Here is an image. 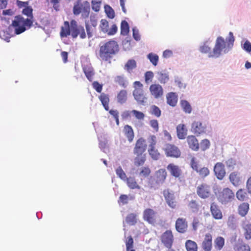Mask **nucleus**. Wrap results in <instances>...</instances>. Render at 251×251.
<instances>
[{"instance_id":"obj_25","label":"nucleus","mask_w":251,"mask_h":251,"mask_svg":"<svg viewBox=\"0 0 251 251\" xmlns=\"http://www.w3.org/2000/svg\"><path fill=\"white\" fill-rule=\"evenodd\" d=\"M177 136L179 139H184L187 133V129L184 124H179L176 126Z\"/></svg>"},{"instance_id":"obj_26","label":"nucleus","mask_w":251,"mask_h":251,"mask_svg":"<svg viewBox=\"0 0 251 251\" xmlns=\"http://www.w3.org/2000/svg\"><path fill=\"white\" fill-rule=\"evenodd\" d=\"M23 5L25 6V8L23 9L22 13L24 15L27 16V18L26 19H31L33 23V16L32 14L33 9L31 7L27 6L28 2H21Z\"/></svg>"},{"instance_id":"obj_23","label":"nucleus","mask_w":251,"mask_h":251,"mask_svg":"<svg viewBox=\"0 0 251 251\" xmlns=\"http://www.w3.org/2000/svg\"><path fill=\"white\" fill-rule=\"evenodd\" d=\"M123 133L129 143L133 141L134 138V132L132 127L128 125L124 126Z\"/></svg>"},{"instance_id":"obj_53","label":"nucleus","mask_w":251,"mask_h":251,"mask_svg":"<svg viewBox=\"0 0 251 251\" xmlns=\"http://www.w3.org/2000/svg\"><path fill=\"white\" fill-rule=\"evenodd\" d=\"M197 172L199 173L201 177L203 178L208 176L210 173L209 170L207 167H202L199 169Z\"/></svg>"},{"instance_id":"obj_44","label":"nucleus","mask_w":251,"mask_h":251,"mask_svg":"<svg viewBox=\"0 0 251 251\" xmlns=\"http://www.w3.org/2000/svg\"><path fill=\"white\" fill-rule=\"evenodd\" d=\"M157 75H158V79L161 83L165 84L168 81L169 77L167 73L160 72H158Z\"/></svg>"},{"instance_id":"obj_47","label":"nucleus","mask_w":251,"mask_h":251,"mask_svg":"<svg viewBox=\"0 0 251 251\" xmlns=\"http://www.w3.org/2000/svg\"><path fill=\"white\" fill-rule=\"evenodd\" d=\"M151 173V169L148 167H142L140 170L139 175L144 177H148Z\"/></svg>"},{"instance_id":"obj_6","label":"nucleus","mask_w":251,"mask_h":251,"mask_svg":"<svg viewBox=\"0 0 251 251\" xmlns=\"http://www.w3.org/2000/svg\"><path fill=\"white\" fill-rule=\"evenodd\" d=\"M134 90L133 92V95L134 99L140 104H144L147 98L144 95L143 85L139 81H136L133 83Z\"/></svg>"},{"instance_id":"obj_3","label":"nucleus","mask_w":251,"mask_h":251,"mask_svg":"<svg viewBox=\"0 0 251 251\" xmlns=\"http://www.w3.org/2000/svg\"><path fill=\"white\" fill-rule=\"evenodd\" d=\"M226 40V42L221 36L217 37L213 50V56L218 57L221 54L222 51L226 53L232 48L234 42V37L232 32H230L229 33V36Z\"/></svg>"},{"instance_id":"obj_21","label":"nucleus","mask_w":251,"mask_h":251,"mask_svg":"<svg viewBox=\"0 0 251 251\" xmlns=\"http://www.w3.org/2000/svg\"><path fill=\"white\" fill-rule=\"evenodd\" d=\"M167 169L171 175L176 178L179 177L181 176L182 171L177 165L173 163H170L167 166Z\"/></svg>"},{"instance_id":"obj_9","label":"nucleus","mask_w":251,"mask_h":251,"mask_svg":"<svg viewBox=\"0 0 251 251\" xmlns=\"http://www.w3.org/2000/svg\"><path fill=\"white\" fill-rule=\"evenodd\" d=\"M143 218L149 224L154 225L157 222V212L152 208H147L143 211Z\"/></svg>"},{"instance_id":"obj_17","label":"nucleus","mask_w":251,"mask_h":251,"mask_svg":"<svg viewBox=\"0 0 251 251\" xmlns=\"http://www.w3.org/2000/svg\"><path fill=\"white\" fill-rule=\"evenodd\" d=\"M201 247L204 251H211L212 249V236L210 233L204 235L201 244Z\"/></svg>"},{"instance_id":"obj_18","label":"nucleus","mask_w":251,"mask_h":251,"mask_svg":"<svg viewBox=\"0 0 251 251\" xmlns=\"http://www.w3.org/2000/svg\"><path fill=\"white\" fill-rule=\"evenodd\" d=\"M167 176V173L165 169H160L155 173V182L158 185L164 183Z\"/></svg>"},{"instance_id":"obj_1","label":"nucleus","mask_w":251,"mask_h":251,"mask_svg":"<svg viewBox=\"0 0 251 251\" xmlns=\"http://www.w3.org/2000/svg\"><path fill=\"white\" fill-rule=\"evenodd\" d=\"M61 38L67 37L71 35L73 38H76L79 36L81 39L86 37L85 29L83 26L79 25L75 20H72L70 23L68 21H65L61 26L60 31Z\"/></svg>"},{"instance_id":"obj_50","label":"nucleus","mask_w":251,"mask_h":251,"mask_svg":"<svg viewBox=\"0 0 251 251\" xmlns=\"http://www.w3.org/2000/svg\"><path fill=\"white\" fill-rule=\"evenodd\" d=\"M163 194L166 201L172 200V199L175 198L173 192L169 189L164 190Z\"/></svg>"},{"instance_id":"obj_36","label":"nucleus","mask_w":251,"mask_h":251,"mask_svg":"<svg viewBox=\"0 0 251 251\" xmlns=\"http://www.w3.org/2000/svg\"><path fill=\"white\" fill-rule=\"evenodd\" d=\"M200 51L202 53L207 54L209 57H215L213 56V51H211L210 47L207 44V42L203 44V45L200 48Z\"/></svg>"},{"instance_id":"obj_46","label":"nucleus","mask_w":251,"mask_h":251,"mask_svg":"<svg viewBox=\"0 0 251 251\" xmlns=\"http://www.w3.org/2000/svg\"><path fill=\"white\" fill-rule=\"evenodd\" d=\"M102 0H92L91 6L92 9L95 12H98L100 9Z\"/></svg>"},{"instance_id":"obj_8","label":"nucleus","mask_w":251,"mask_h":251,"mask_svg":"<svg viewBox=\"0 0 251 251\" xmlns=\"http://www.w3.org/2000/svg\"><path fill=\"white\" fill-rule=\"evenodd\" d=\"M196 192L197 195L202 199H206L211 195L210 186L205 183H202L198 186Z\"/></svg>"},{"instance_id":"obj_7","label":"nucleus","mask_w":251,"mask_h":251,"mask_svg":"<svg viewBox=\"0 0 251 251\" xmlns=\"http://www.w3.org/2000/svg\"><path fill=\"white\" fill-rule=\"evenodd\" d=\"M234 194L228 188H224L219 192L218 199L222 203L226 204L234 199Z\"/></svg>"},{"instance_id":"obj_31","label":"nucleus","mask_w":251,"mask_h":251,"mask_svg":"<svg viewBox=\"0 0 251 251\" xmlns=\"http://www.w3.org/2000/svg\"><path fill=\"white\" fill-rule=\"evenodd\" d=\"M135 154L136 155V156L134 158V165L137 167L142 166L146 160V154L144 153Z\"/></svg>"},{"instance_id":"obj_49","label":"nucleus","mask_w":251,"mask_h":251,"mask_svg":"<svg viewBox=\"0 0 251 251\" xmlns=\"http://www.w3.org/2000/svg\"><path fill=\"white\" fill-rule=\"evenodd\" d=\"M148 58L150 60L153 65L156 66L158 63L159 57L158 56L154 53H150L148 55Z\"/></svg>"},{"instance_id":"obj_40","label":"nucleus","mask_w":251,"mask_h":251,"mask_svg":"<svg viewBox=\"0 0 251 251\" xmlns=\"http://www.w3.org/2000/svg\"><path fill=\"white\" fill-rule=\"evenodd\" d=\"M187 251H197L198 246L196 243L193 241L188 240L185 243Z\"/></svg>"},{"instance_id":"obj_60","label":"nucleus","mask_w":251,"mask_h":251,"mask_svg":"<svg viewBox=\"0 0 251 251\" xmlns=\"http://www.w3.org/2000/svg\"><path fill=\"white\" fill-rule=\"evenodd\" d=\"M93 88L99 93H101L102 90V84H100L98 81H94L92 83Z\"/></svg>"},{"instance_id":"obj_24","label":"nucleus","mask_w":251,"mask_h":251,"mask_svg":"<svg viewBox=\"0 0 251 251\" xmlns=\"http://www.w3.org/2000/svg\"><path fill=\"white\" fill-rule=\"evenodd\" d=\"M166 100L168 105L175 107L177 104L178 97L176 93L170 92L166 95Z\"/></svg>"},{"instance_id":"obj_29","label":"nucleus","mask_w":251,"mask_h":251,"mask_svg":"<svg viewBox=\"0 0 251 251\" xmlns=\"http://www.w3.org/2000/svg\"><path fill=\"white\" fill-rule=\"evenodd\" d=\"M225 239L221 236L217 237L214 241V248L217 251H221L225 246Z\"/></svg>"},{"instance_id":"obj_10","label":"nucleus","mask_w":251,"mask_h":251,"mask_svg":"<svg viewBox=\"0 0 251 251\" xmlns=\"http://www.w3.org/2000/svg\"><path fill=\"white\" fill-rule=\"evenodd\" d=\"M160 240L166 248L171 249L174 241L172 231L171 230H167L165 231L161 235Z\"/></svg>"},{"instance_id":"obj_13","label":"nucleus","mask_w":251,"mask_h":251,"mask_svg":"<svg viewBox=\"0 0 251 251\" xmlns=\"http://www.w3.org/2000/svg\"><path fill=\"white\" fill-rule=\"evenodd\" d=\"M151 95L155 99L161 98L164 94L162 87L159 84H152L149 87Z\"/></svg>"},{"instance_id":"obj_27","label":"nucleus","mask_w":251,"mask_h":251,"mask_svg":"<svg viewBox=\"0 0 251 251\" xmlns=\"http://www.w3.org/2000/svg\"><path fill=\"white\" fill-rule=\"evenodd\" d=\"M99 99L101 101L103 106L106 111L109 110V97L108 94L102 93L99 97Z\"/></svg>"},{"instance_id":"obj_55","label":"nucleus","mask_w":251,"mask_h":251,"mask_svg":"<svg viewBox=\"0 0 251 251\" xmlns=\"http://www.w3.org/2000/svg\"><path fill=\"white\" fill-rule=\"evenodd\" d=\"M188 206L193 212H197L199 209V205L195 200L191 201L188 204Z\"/></svg>"},{"instance_id":"obj_5","label":"nucleus","mask_w":251,"mask_h":251,"mask_svg":"<svg viewBox=\"0 0 251 251\" xmlns=\"http://www.w3.org/2000/svg\"><path fill=\"white\" fill-rule=\"evenodd\" d=\"M73 14L77 16L81 14L83 18H88L90 12V5L87 0H77L74 3L73 8Z\"/></svg>"},{"instance_id":"obj_48","label":"nucleus","mask_w":251,"mask_h":251,"mask_svg":"<svg viewBox=\"0 0 251 251\" xmlns=\"http://www.w3.org/2000/svg\"><path fill=\"white\" fill-rule=\"evenodd\" d=\"M104 11L107 16L110 19H113L115 17V12L111 6L108 5L104 6Z\"/></svg>"},{"instance_id":"obj_45","label":"nucleus","mask_w":251,"mask_h":251,"mask_svg":"<svg viewBox=\"0 0 251 251\" xmlns=\"http://www.w3.org/2000/svg\"><path fill=\"white\" fill-rule=\"evenodd\" d=\"M148 152L151 157L154 160H158L160 156V153L157 150L154 148H149Z\"/></svg>"},{"instance_id":"obj_63","label":"nucleus","mask_w":251,"mask_h":251,"mask_svg":"<svg viewBox=\"0 0 251 251\" xmlns=\"http://www.w3.org/2000/svg\"><path fill=\"white\" fill-rule=\"evenodd\" d=\"M128 197L126 195H121L119 197L118 203L125 204L128 203Z\"/></svg>"},{"instance_id":"obj_16","label":"nucleus","mask_w":251,"mask_h":251,"mask_svg":"<svg viewBox=\"0 0 251 251\" xmlns=\"http://www.w3.org/2000/svg\"><path fill=\"white\" fill-rule=\"evenodd\" d=\"M188 223L185 218H178L176 219L175 223L176 230L180 233H184L186 232L188 229Z\"/></svg>"},{"instance_id":"obj_19","label":"nucleus","mask_w":251,"mask_h":251,"mask_svg":"<svg viewBox=\"0 0 251 251\" xmlns=\"http://www.w3.org/2000/svg\"><path fill=\"white\" fill-rule=\"evenodd\" d=\"M214 172L217 178L219 180H222L226 175L224 165L221 162L216 163L214 167Z\"/></svg>"},{"instance_id":"obj_34","label":"nucleus","mask_w":251,"mask_h":251,"mask_svg":"<svg viewBox=\"0 0 251 251\" xmlns=\"http://www.w3.org/2000/svg\"><path fill=\"white\" fill-rule=\"evenodd\" d=\"M137 67L136 62L135 60L131 59L128 60L124 66V69L127 72L131 73L133 69Z\"/></svg>"},{"instance_id":"obj_38","label":"nucleus","mask_w":251,"mask_h":251,"mask_svg":"<svg viewBox=\"0 0 251 251\" xmlns=\"http://www.w3.org/2000/svg\"><path fill=\"white\" fill-rule=\"evenodd\" d=\"M180 106L186 113L190 114L192 112V107L189 102L186 100H181L180 102Z\"/></svg>"},{"instance_id":"obj_64","label":"nucleus","mask_w":251,"mask_h":251,"mask_svg":"<svg viewBox=\"0 0 251 251\" xmlns=\"http://www.w3.org/2000/svg\"><path fill=\"white\" fill-rule=\"evenodd\" d=\"M236 164L235 161L232 158L228 159L226 162V165L227 168L229 169H233L234 166Z\"/></svg>"},{"instance_id":"obj_54","label":"nucleus","mask_w":251,"mask_h":251,"mask_svg":"<svg viewBox=\"0 0 251 251\" xmlns=\"http://www.w3.org/2000/svg\"><path fill=\"white\" fill-rule=\"evenodd\" d=\"M247 196V193L242 189H239L236 193V197L240 201H244Z\"/></svg>"},{"instance_id":"obj_43","label":"nucleus","mask_w":251,"mask_h":251,"mask_svg":"<svg viewBox=\"0 0 251 251\" xmlns=\"http://www.w3.org/2000/svg\"><path fill=\"white\" fill-rule=\"evenodd\" d=\"M244 235L246 240H249L251 239V224L245 225L243 226Z\"/></svg>"},{"instance_id":"obj_15","label":"nucleus","mask_w":251,"mask_h":251,"mask_svg":"<svg viewBox=\"0 0 251 251\" xmlns=\"http://www.w3.org/2000/svg\"><path fill=\"white\" fill-rule=\"evenodd\" d=\"M147 149L146 140L143 138H139L136 142L133 150L134 154L144 153Z\"/></svg>"},{"instance_id":"obj_59","label":"nucleus","mask_w":251,"mask_h":251,"mask_svg":"<svg viewBox=\"0 0 251 251\" xmlns=\"http://www.w3.org/2000/svg\"><path fill=\"white\" fill-rule=\"evenodd\" d=\"M210 146V143L208 139H205L201 140V148L203 151L208 149Z\"/></svg>"},{"instance_id":"obj_57","label":"nucleus","mask_w":251,"mask_h":251,"mask_svg":"<svg viewBox=\"0 0 251 251\" xmlns=\"http://www.w3.org/2000/svg\"><path fill=\"white\" fill-rule=\"evenodd\" d=\"M116 173L117 176L122 180H125L127 178L125 173L120 166L116 170Z\"/></svg>"},{"instance_id":"obj_22","label":"nucleus","mask_w":251,"mask_h":251,"mask_svg":"<svg viewBox=\"0 0 251 251\" xmlns=\"http://www.w3.org/2000/svg\"><path fill=\"white\" fill-rule=\"evenodd\" d=\"M187 142L190 149L194 151H198L200 148L198 140L194 135H189L187 137Z\"/></svg>"},{"instance_id":"obj_58","label":"nucleus","mask_w":251,"mask_h":251,"mask_svg":"<svg viewBox=\"0 0 251 251\" xmlns=\"http://www.w3.org/2000/svg\"><path fill=\"white\" fill-rule=\"evenodd\" d=\"M126 245L127 251H129L130 249L133 247V239L131 236H128L126 241Z\"/></svg>"},{"instance_id":"obj_28","label":"nucleus","mask_w":251,"mask_h":251,"mask_svg":"<svg viewBox=\"0 0 251 251\" xmlns=\"http://www.w3.org/2000/svg\"><path fill=\"white\" fill-rule=\"evenodd\" d=\"M83 71L87 77V78L91 81L93 79V76L95 75V71L92 66H85L83 67Z\"/></svg>"},{"instance_id":"obj_30","label":"nucleus","mask_w":251,"mask_h":251,"mask_svg":"<svg viewBox=\"0 0 251 251\" xmlns=\"http://www.w3.org/2000/svg\"><path fill=\"white\" fill-rule=\"evenodd\" d=\"M249 210V204L247 202H243L238 207L239 214L242 217L245 216Z\"/></svg>"},{"instance_id":"obj_12","label":"nucleus","mask_w":251,"mask_h":251,"mask_svg":"<svg viewBox=\"0 0 251 251\" xmlns=\"http://www.w3.org/2000/svg\"><path fill=\"white\" fill-rule=\"evenodd\" d=\"M167 156L178 158L181 155V151L178 147L173 144H167L164 149Z\"/></svg>"},{"instance_id":"obj_33","label":"nucleus","mask_w":251,"mask_h":251,"mask_svg":"<svg viewBox=\"0 0 251 251\" xmlns=\"http://www.w3.org/2000/svg\"><path fill=\"white\" fill-rule=\"evenodd\" d=\"M229 179L231 183L234 186H238L240 182L239 174L238 172H234L231 173L229 176Z\"/></svg>"},{"instance_id":"obj_56","label":"nucleus","mask_w":251,"mask_h":251,"mask_svg":"<svg viewBox=\"0 0 251 251\" xmlns=\"http://www.w3.org/2000/svg\"><path fill=\"white\" fill-rule=\"evenodd\" d=\"M148 142L149 143V148H154L156 144V138L154 135H150L148 138Z\"/></svg>"},{"instance_id":"obj_61","label":"nucleus","mask_w":251,"mask_h":251,"mask_svg":"<svg viewBox=\"0 0 251 251\" xmlns=\"http://www.w3.org/2000/svg\"><path fill=\"white\" fill-rule=\"evenodd\" d=\"M150 125L154 129V131L158 132L159 130V124L157 120H151L150 121Z\"/></svg>"},{"instance_id":"obj_52","label":"nucleus","mask_w":251,"mask_h":251,"mask_svg":"<svg viewBox=\"0 0 251 251\" xmlns=\"http://www.w3.org/2000/svg\"><path fill=\"white\" fill-rule=\"evenodd\" d=\"M154 77V74L151 71H147L145 74V81L146 83L149 84L152 82Z\"/></svg>"},{"instance_id":"obj_2","label":"nucleus","mask_w":251,"mask_h":251,"mask_svg":"<svg viewBox=\"0 0 251 251\" xmlns=\"http://www.w3.org/2000/svg\"><path fill=\"white\" fill-rule=\"evenodd\" d=\"M119 45L113 40H109L100 46L99 57L102 61H108L118 52Z\"/></svg>"},{"instance_id":"obj_42","label":"nucleus","mask_w":251,"mask_h":251,"mask_svg":"<svg viewBox=\"0 0 251 251\" xmlns=\"http://www.w3.org/2000/svg\"><path fill=\"white\" fill-rule=\"evenodd\" d=\"M114 82L120 86L126 88V80L123 75H117L114 78Z\"/></svg>"},{"instance_id":"obj_32","label":"nucleus","mask_w":251,"mask_h":251,"mask_svg":"<svg viewBox=\"0 0 251 251\" xmlns=\"http://www.w3.org/2000/svg\"><path fill=\"white\" fill-rule=\"evenodd\" d=\"M128 187L131 189H140V186L138 185L135 179L132 177H127L126 180Z\"/></svg>"},{"instance_id":"obj_14","label":"nucleus","mask_w":251,"mask_h":251,"mask_svg":"<svg viewBox=\"0 0 251 251\" xmlns=\"http://www.w3.org/2000/svg\"><path fill=\"white\" fill-rule=\"evenodd\" d=\"M206 126L199 121H194L191 126L192 131L197 136L205 133Z\"/></svg>"},{"instance_id":"obj_35","label":"nucleus","mask_w":251,"mask_h":251,"mask_svg":"<svg viewBox=\"0 0 251 251\" xmlns=\"http://www.w3.org/2000/svg\"><path fill=\"white\" fill-rule=\"evenodd\" d=\"M127 91L125 90H121L117 94V101L121 104L125 103L127 100Z\"/></svg>"},{"instance_id":"obj_62","label":"nucleus","mask_w":251,"mask_h":251,"mask_svg":"<svg viewBox=\"0 0 251 251\" xmlns=\"http://www.w3.org/2000/svg\"><path fill=\"white\" fill-rule=\"evenodd\" d=\"M131 113H132L135 117L138 120H143L145 117V114L142 112L133 110Z\"/></svg>"},{"instance_id":"obj_20","label":"nucleus","mask_w":251,"mask_h":251,"mask_svg":"<svg viewBox=\"0 0 251 251\" xmlns=\"http://www.w3.org/2000/svg\"><path fill=\"white\" fill-rule=\"evenodd\" d=\"M210 210L213 218L215 220H221L223 218L222 212L215 202L211 203Z\"/></svg>"},{"instance_id":"obj_41","label":"nucleus","mask_w":251,"mask_h":251,"mask_svg":"<svg viewBox=\"0 0 251 251\" xmlns=\"http://www.w3.org/2000/svg\"><path fill=\"white\" fill-rule=\"evenodd\" d=\"M129 31V27L128 23L125 21H122L121 24V34L122 35H127Z\"/></svg>"},{"instance_id":"obj_11","label":"nucleus","mask_w":251,"mask_h":251,"mask_svg":"<svg viewBox=\"0 0 251 251\" xmlns=\"http://www.w3.org/2000/svg\"><path fill=\"white\" fill-rule=\"evenodd\" d=\"M100 30L104 33L108 35H114L117 31V26L116 24H113L109 28L108 22L106 19H101L100 22Z\"/></svg>"},{"instance_id":"obj_4","label":"nucleus","mask_w":251,"mask_h":251,"mask_svg":"<svg viewBox=\"0 0 251 251\" xmlns=\"http://www.w3.org/2000/svg\"><path fill=\"white\" fill-rule=\"evenodd\" d=\"M32 25L33 22L31 19H26L21 15L15 16L11 24L14 28L15 33L17 35L24 32L26 30L29 29Z\"/></svg>"},{"instance_id":"obj_37","label":"nucleus","mask_w":251,"mask_h":251,"mask_svg":"<svg viewBox=\"0 0 251 251\" xmlns=\"http://www.w3.org/2000/svg\"><path fill=\"white\" fill-rule=\"evenodd\" d=\"M241 243L236 244L234 247V250L235 251H251L250 246L243 242L241 240Z\"/></svg>"},{"instance_id":"obj_39","label":"nucleus","mask_w":251,"mask_h":251,"mask_svg":"<svg viewBox=\"0 0 251 251\" xmlns=\"http://www.w3.org/2000/svg\"><path fill=\"white\" fill-rule=\"evenodd\" d=\"M126 222L130 226L135 225L137 222V215L135 213H130L126 218Z\"/></svg>"},{"instance_id":"obj_51","label":"nucleus","mask_w":251,"mask_h":251,"mask_svg":"<svg viewBox=\"0 0 251 251\" xmlns=\"http://www.w3.org/2000/svg\"><path fill=\"white\" fill-rule=\"evenodd\" d=\"M151 113L156 117H159L161 116V111L159 108L156 105H152L151 107Z\"/></svg>"}]
</instances>
